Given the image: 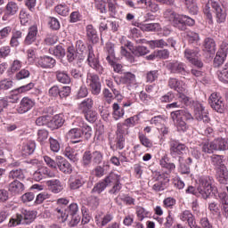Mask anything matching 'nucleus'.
<instances>
[{"mask_svg":"<svg viewBox=\"0 0 228 228\" xmlns=\"http://www.w3.org/2000/svg\"><path fill=\"white\" fill-rule=\"evenodd\" d=\"M213 12L216 13V19L219 24L225 22V20L227 19V11L225 10V7L216 1L208 0L203 8V13L208 20H212Z\"/></svg>","mask_w":228,"mask_h":228,"instance_id":"obj_1","label":"nucleus"},{"mask_svg":"<svg viewBox=\"0 0 228 228\" xmlns=\"http://www.w3.org/2000/svg\"><path fill=\"white\" fill-rule=\"evenodd\" d=\"M164 17L167 20H169L175 28H178V29H186V26L195 25V20L186 15L178 14L172 9H167L164 12Z\"/></svg>","mask_w":228,"mask_h":228,"instance_id":"obj_2","label":"nucleus"},{"mask_svg":"<svg viewBox=\"0 0 228 228\" xmlns=\"http://www.w3.org/2000/svg\"><path fill=\"white\" fill-rule=\"evenodd\" d=\"M170 117L178 131V133H186L188 131V125L184 120L193 119V116L186 110H180L171 112Z\"/></svg>","mask_w":228,"mask_h":228,"instance_id":"obj_3","label":"nucleus"},{"mask_svg":"<svg viewBox=\"0 0 228 228\" xmlns=\"http://www.w3.org/2000/svg\"><path fill=\"white\" fill-rule=\"evenodd\" d=\"M35 218H37L35 211L22 209L20 214H17L10 219L8 225L10 227H17L20 224L22 225H29L35 221Z\"/></svg>","mask_w":228,"mask_h":228,"instance_id":"obj_4","label":"nucleus"},{"mask_svg":"<svg viewBox=\"0 0 228 228\" xmlns=\"http://www.w3.org/2000/svg\"><path fill=\"white\" fill-rule=\"evenodd\" d=\"M197 191L201 195L202 199H208V197L216 191V186H215V179L211 176H201L200 178V183L197 188Z\"/></svg>","mask_w":228,"mask_h":228,"instance_id":"obj_5","label":"nucleus"},{"mask_svg":"<svg viewBox=\"0 0 228 228\" xmlns=\"http://www.w3.org/2000/svg\"><path fill=\"white\" fill-rule=\"evenodd\" d=\"M185 60H188L190 63L197 67L198 69H202L204 63L202 61L199 60L200 58V49L199 48H186L183 52Z\"/></svg>","mask_w":228,"mask_h":228,"instance_id":"obj_6","label":"nucleus"},{"mask_svg":"<svg viewBox=\"0 0 228 228\" xmlns=\"http://www.w3.org/2000/svg\"><path fill=\"white\" fill-rule=\"evenodd\" d=\"M186 151H188V147H186V144L174 138H171L169 140V152L172 158H181L182 156L186 154Z\"/></svg>","mask_w":228,"mask_h":228,"instance_id":"obj_7","label":"nucleus"},{"mask_svg":"<svg viewBox=\"0 0 228 228\" xmlns=\"http://www.w3.org/2000/svg\"><path fill=\"white\" fill-rule=\"evenodd\" d=\"M156 181L152 186L154 191H163L168 186L170 178L167 173H157L155 174Z\"/></svg>","mask_w":228,"mask_h":228,"instance_id":"obj_8","label":"nucleus"},{"mask_svg":"<svg viewBox=\"0 0 228 228\" xmlns=\"http://www.w3.org/2000/svg\"><path fill=\"white\" fill-rule=\"evenodd\" d=\"M88 65L96 70L98 74H102L104 72V68L99 62V55L94 53V48L92 46H88V55H87Z\"/></svg>","mask_w":228,"mask_h":228,"instance_id":"obj_9","label":"nucleus"},{"mask_svg":"<svg viewBox=\"0 0 228 228\" xmlns=\"http://www.w3.org/2000/svg\"><path fill=\"white\" fill-rule=\"evenodd\" d=\"M86 83L91 88L93 95H99L101 94V81L99 76L89 73L87 75Z\"/></svg>","mask_w":228,"mask_h":228,"instance_id":"obj_10","label":"nucleus"},{"mask_svg":"<svg viewBox=\"0 0 228 228\" xmlns=\"http://www.w3.org/2000/svg\"><path fill=\"white\" fill-rule=\"evenodd\" d=\"M35 104H37L35 99L25 96L20 100V104L17 107V112L20 113V115H24V113L31 111V110L35 108Z\"/></svg>","mask_w":228,"mask_h":228,"instance_id":"obj_11","label":"nucleus"},{"mask_svg":"<svg viewBox=\"0 0 228 228\" xmlns=\"http://www.w3.org/2000/svg\"><path fill=\"white\" fill-rule=\"evenodd\" d=\"M194 117L196 120H203L204 122H209V116H208V110L204 108V105L199 102L193 103Z\"/></svg>","mask_w":228,"mask_h":228,"instance_id":"obj_12","label":"nucleus"},{"mask_svg":"<svg viewBox=\"0 0 228 228\" xmlns=\"http://www.w3.org/2000/svg\"><path fill=\"white\" fill-rule=\"evenodd\" d=\"M36 65L40 69H53V67L56 65V60L47 55L41 56L37 58Z\"/></svg>","mask_w":228,"mask_h":228,"instance_id":"obj_13","label":"nucleus"},{"mask_svg":"<svg viewBox=\"0 0 228 228\" xmlns=\"http://www.w3.org/2000/svg\"><path fill=\"white\" fill-rule=\"evenodd\" d=\"M49 177H54V173L51 172L47 167H42L33 174L34 181L37 182L44 181V179H47Z\"/></svg>","mask_w":228,"mask_h":228,"instance_id":"obj_14","label":"nucleus"},{"mask_svg":"<svg viewBox=\"0 0 228 228\" xmlns=\"http://www.w3.org/2000/svg\"><path fill=\"white\" fill-rule=\"evenodd\" d=\"M209 101L210 106L213 110L219 113L224 111V101L222 100V97L218 96V94L213 93L209 97Z\"/></svg>","mask_w":228,"mask_h":228,"instance_id":"obj_15","label":"nucleus"},{"mask_svg":"<svg viewBox=\"0 0 228 228\" xmlns=\"http://www.w3.org/2000/svg\"><path fill=\"white\" fill-rule=\"evenodd\" d=\"M167 68L172 74H183V72H186V64L177 61L168 62Z\"/></svg>","mask_w":228,"mask_h":228,"instance_id":"obj_16","label":"nucleus"},{"mask_svg":"<svg viewBox=\"0 0 228 228\" xmlns=\"http://www.w3.org/2000/svg\"><path fill=\"white\" fill-rule=\"evenodd\" d=\"M8 191L11 195H20L24 191V183L19 180H13L8 184Z\"/></svg>","mask_w":228,"mask_h":228,"instance_id":"obj_17","label":"nucleus"},{"mask_svg":"<svg viewBox=\"0 0 228 228\" xmlns=\"http://www.w3.org/2000/svg\"><path fill=\"white\" fill-rule=\"evenodd\" d=\"M38 35V27L33 25L28 28V34L25 37V45H31L34 42H37V36Z\"/></svg>","mask_w":228,"mask_h":228,"instance_id":"obj_18","label":"nucleus"},{"mask_svg":"<svg viewBox=\"0 0 228 228\" xmlns=\"http://www.w3.org/2000/svg\"><path fill=\"white\" fill-rule=\"evenodd\" d=\"M57 167L63 174H72V165L61 156H57Z\"/></svg>","mask_w":228,"mask_h":228,"instance_id":"obj_19","label":"nucleus"},{"mask_svg":"<svg viewBox=\"0 0 228 228\" xmlns=\"http://www.w3.org/2000/svg\"><path fill=\"white\" fill-rule=\"evenodd\" d=\"M65 123V119H63V114H57L51 118L50 116V122L48 123V127L52 130L60 129L61 126Z\"/></svg>","mask_w":228,"mask_h":228,"instance_id":"obj_20","label":"nucleus"},{"mask_svg":"<svg viewBox=\"0 0 228 228\" xmlns=\"http://www.w3.org/2000/svg\"><path fill=\"white\" fill-rule=\"evenodd\" d=\"M67 136L68 138H69V140H71V143L73 144L79 143V142H81L79 138L83 136V131H81V128H77V127L71 128L67 133Z\"/></svg>","mask_w":228,"mask_h":228,"instance_id":"obj_21","label":"nucleus"},{"mask_svg":"<svg viewBox=\"0 0 228 228\" xmlns=\"http://www.w3.org/2000/svg\"><path fill=\"white\" fill-rule=\"evenodd\" d=\"M168 86L172 90H175V92H178V94H183V92H186L184 83H183V81H179L177 78H169Z\"/></svg>","mask_w":228,"mask_h":228,"instance_id":"obj_22","label":"nucleus"},{"mask_svg":"<svg viewBox=\"0 0 228 228\" xmlns=\"http://www.w3.org/2000/svg\"><path fill=\"white\" fill-rule=\"evenodd\" d=\"M77 122L78 123V127H80L83 134L86 136V140H90L92 138V126L86 125L82 118H77Z\"/></svg>","mask_w":228,"mask_h":228,"instance_id":"obj_23","label":"nucleus"},{"mask_svg":"<svg viewBox=\"0 0 228 228\" xmlns=\"http://www.w3.org/2000/svg\"><path fill=\"white\" fill-rule=\"evenodd\" d=\"M119 83L122 85H136V75L131 72H125L119 77Z\"/></svg>","mask_w":228,"mask_h":228,"instance_id":"obj_24","label":"nucleus"},{"mask_svg":"<svg viewBox=\"0 0 228 228\" xmlns=\"http://www.w3.org/2000/svg\"><path fill=\"white\" fill-rule=\"evenodd\" d=\"M35 149H37V143L35 141H28L23 143L21 152L23 156H31V154L35 152Z\"/></svg>","mask_w":228,"mask_h":228,"instance_id":"obj_25","label":"nucleus"},{"mask_svg":"<svg viewBox=\"0 0 228 228\" xmlns=\"http://www.w3.org/2000/svg\"><path fill=\"white\" fill-rule=\"evenodd\" d=\"M86 33L88 40L93 42V44L99 42V36L97 35V30L94 28V25H87L86 27Z\"/></svg>","mask_w":228,"mask_h":228,"instance_id":"obj_26","label":"nucleus"},{"mask_svg":"<svg viewBox=\"0 0 228 228\" xmlns=\"http://www.w3.org/2000/svg\"><path fill=\"white\" fill-rule=\"evenodd\" d=\"M180 219L182 220V222H187L189 227L195 228V218L193 217V214H191V212H190L189 210H184L180 215Z\"/></svg>","mask_w":228,"mask_h":228,"instance_id":"obj_27","label":"nucleus"},{"mask_svg":"<svg viewBox=\"0 0 228 228\" xmlns=\"http://www.w3.org/2000/svg\"><path fill=\"white\" fill-rule=\"evenodd\" d=\"M94 220H95V224H96V225H98V227H104V226L108 225V224H110V222H111V220H113V215L107 214L103 217H102L101 215H97L94 217Z\"/></svg>","mask_w":228,"mask_h":228,"instance_id":"obj_28","label":"nucleus"},{"mask_svg":"<svg viewBox=\"0 0 228 228\" xmlns=\"http://www.w3.org/2000/svg\"><path fill=\"white\" fill-rule=\"evenodd\" d=\"M20 40H22V31L13 30L10 40L11 47H19Z\"/></svg>","mask_w":228,"mask_h":228,"instance_id":"obj_29","label":"nucleus"},{"mask_svg":"<svg viewBox=\"0 0 228 228\" xmlns=\"http://www.w3.org/2000/svg\"><path fill=\"white\" fill-rule=\"evenodd\" d=\"M216 179L221 184H228V170L227 167L216 170Z\"/></svg>","mask_w":228,"mask_h":228,"instance_id":"obj_30","label":"nucleus"},{"mask_svg":"<svg viewBox=\"0 0 228 228\" xmlns=\"http://www.w3.org/2000/svg\"><path fill=\"white\" fill-rule=\"evenodd\" d=\"M203 47V51L210 53V54H215V51H216V44L215 43V40L211 37H207L204 40Z\"/></svg>","mask_w":228,"mask_h":228,"instance_id":"obj_31","label":"nucleus"},{"mask_svg":"<svg viewBox=\"0 0 228 228\" xmlns=\"http://www.w3.org/2000/svg\"><path fill=\"white\" fill-rule=\"evenodd\" d=\"M55 77L59 83L62 85H70V76L67 71L57 70L55 71Z\"/></svg>","mask_w":228,"mask_h":228,"instance_id":"obj_32","label":"nucleus"},{"mask_svg":"<svg viewBox=\"0 0 228 228\" xmlns=\"http://www.w3.org/2000/svg\"><path fill=\"white\" fill-rule=\"evenodd\" d=\"M46 184L53 193H60L63 190V185H61L60 180H49Z\"/></svg>","mask_w":228,"mask_h":228,"instance_id":"obj_33","label":"nucleus"},{"mask_svg":"<svg viewBox=\"0 0 228 228\" xmlns=\"http://www.w3.org/2000/svg\"><path fill=\"white\" fill-rule=\"evenodd\" d=\"M210 161L216 170L225 167V165L224 164V156L222 155H212L210 157Z\"/></svg>","mask_w":228,"mask_h":228,"instance_id":"obj_34","label":"nucleus"},{"mask_svg":"<svg viewBox=\"0 0 228 228\" xmlns=\"http://www.w3.org/2000/svg\"><path fill=\"white\" fill-rule=\"evenodd\" d=\"M213 142L216 151H228V139L218 137Z\"/></svg>","mask_w":228,"mask_h":228,"instance_id":"obj_35","label":"nucleus"},{"mask_svg":"<svg viewBox=\"0 0 228 228\" xmlns=\"http://www.w3.org/2000/svg\"><path fill=\"white\" fill-rule=\"evenodd\" d=\"M138 28H140L142 31H159L161 25H159V23H140Z\"/></svg>","mask_w":228,"mask_h":228,"instance_id":"obj_36","label":"nucleus"},{"mask_svg":"<svg viewBox=\"0 0 228 228\" xmlns=\"http://www.w3.org/2000/svg\"><path fill=\"white\" fill-rule=\"evenodd\" d=\"M9 179H12V181H22L24 179V171L20 168L12 169L8 174Z\"/></svg>","mask_w":228,"mask_h":228,"instance_id":"obj_37","label":"nucleus"},{"mask_svg":"<svg viewBox=\"0 0 228 228\" xmlns=\"http://www.w3.org/2000/svg\"><path fill=\"white\" fill-rule=\"evenodd\" d=\"M148 45L151 49H163L165 47H168V43L165 41V39H157L149 41Z\"/></svg>","mask_w":228,"mask_h":228,"instance_id":"obj_38","label":"nucleus"},{"mask_svg":"<svg viewBox=\"0 0 228 228\" xmlns=\"http://www.w3.org/2000/svg\"><path fill=\"white\" fill-rule=\"evenodd\" d=\"M112 110V117L114 120H120V118H122V117H124V114L126 113L124 109L120 108V105H118V103H113Z\"/></svg>","mask_w":228,"mask_h":228,"instance_id":"obj_39","label":"nucleus"},{"mask_svg":"<svg viewBox=\"0 0 228 228\" xmlns=\"http://www.w3.org/2000/svg\"><path fill=\"white\" fill-rule=\"evenodd\" d=\"M225 58H227V53L223 49L219 50L216 53V55L214 59V66L215 67H220L224 61Z\"/></svg>","mask_w":228,"mask_h":228,"instance_id":"obj_40","label":"nucleus"},{"mask_svg":"<svg viewBox=\"0 0 228 228\" xmlns=\"http://www.w3.org/2000/svg\"><path fill=\"white\" fill-rule=\"evenodd\" d=\"M64 156L68 158L70 161H73V163H76V161L79 160V157L77 156V151H76L74 149L70 147H66L64 151Z\"/></svg>","mask_w":228,"mask_h":228,"instance_id":"obj_41","label":"nucleus"},{"mask_svg":"<svg viewBox=\"0 0 228 228\" xmlns=\"http://www.w3.org/2000/svg\"><path fill=\"white\" fill-rule=\"evenodd\" d=\"M84 117L87 122H90V124H94V122L97 121V118H99V114H97V111L94 110H86L83 112Z\"/></svg>","mask_w":228,"mask_h":228,"instance_id":"obj_42","label":"nucleus"},{"mask_svg":"<svg viewBox=\"0 0 228 228\" xmlns=\"http://www.w3.org/2000/svg\"><path fill=\"white\" fill-rule=\"evenodd\" d=\"M105 51L108 54L106 57L108 63L113 64V60H115V49L113 45L111 43L106 44Z\"/></svg>","mask_w":228,"mask_h":228,"instance_id":"obj_43","label":"nucleus"},{"mask_svg":"<svg viewBox=\"0 0 228 228\" xmlns=\"http://www.w3.org/2000/svg\"><path fill=\"white\" fill-rule=\"evenodd\" d=\"M200 147L201 148L202 152H205V154H213V152L216 151L214 141L211 142H202L200 144Z\"/></svg>","mask_w":228,"mask_h":228,"instance_id":"obj_44","label":"nucleus"},{"mask_svg":"<svg viewBox=\"0 0 228 228\" xmlns=\"http://www.w3.org/2000/svg\"><path fill=\"white\" fill-rule=\"evenodd\" d=\"M79 108L82 110V113L92 110L94 108V99L86 98L80 102Z\"/></svg>","mask_w":228,"mask_h":228,"instance_id":"obj_45","label":"nucleus"},{"mask_svg":"<svg viewBox=\"0 0 228 228\" xmlns=\"http://www.w3.org/2000/svg\"><path fill=\"white\" fill-rule=\"evenodd\" d=\"M182 161H183V159L180 157L179 163H180V168H181L182 174H189L190 173V166L191 165V163H193V159L189 157L185 160V164H183Z\"/></svg>","mask_w":228,"mask_h":228,"instance_id":"obj_46","label":"nucleus"},{"mask_svg":"<svg viewBox=\"0 0 228 228\" xmlns=\"http://www.w3.org/2000/svg\"><path fill=\"white\" fill-rule=\"evenodd\" d=\"M5 12L9 15H12V16L17 14V12H19V4L13 1L8 2L5 6Z\"/></svg>","mask_w":228,"mask_h":228,"instance_id":"obj_47","label":"nucleus"},{"mask_svg":"<svg viewBox=\"0 0 228 228\" xmlns=\"http://www.w3.org/2000/svg\"><path fill=\"white\" fill-rule=\"evenodd\" d=\"M22 69V61L19 60H14L8 69L9 76H12V74H15V72H19Z\"/></svg>","mask_w":228,"mask_h":228,"instance_id":"obj_48","label":"nucleus"},{"mask_svg":"<svg viewBox=\"0 0 228 228\" xmlns=\"http://www.w3.org/2000/svg\"><path fill=\"white\" fill-rule=\"evenodd\" d=\"M86 183V179L83 178V176H77L73 182L70 183L69 188L70 190H79L83 184Z\"/></svg>","mask_w":228,"mask_h":228,"instance_id":"obj_49","label":"nucleus"},{"mask_svg":"<svg viewBox=\"0 0 228 228\" xmlns=\"http://www.w3.org/2000/svg\"><path fill=\"white\" fill-rule=\"evenodd\" d=\"M185 6L192 15H197V13H199V6H197L195 0H187Z\"/></svg>","mask_w":228,"mask_h":228,"instance_id":"obj_50","label":"nucleus"},{"mask_svg":"<svg viewBox=\"0 0 228 228\" xmlns=\"http://www.w3.org/2000/svg\"><path fill=\"white\" fill-rule=\"evenodd\" d=\"M132 51V54L134 56H145V54H149V48L146 46H136L133 49L130 48Z\"/></svg>","mask_w":228,"mask_h":228,"instance_id":"obj_51","label":"nucleus"},{"mask_svg":"<svg viewBox=\"0 0 228 228\" xmlns=\"http://www.w3.org/2000/svg\"><path fill=\"white\" fill-rule=\"evenodd\" d=\"M55 12L58 13V15H61V17H67L70 12V9L67 6V4H61L55 6Z\"/></svg>","mask_w":228,"mask_h":228,"instance_id":"obj_52","label":"nucleus"},{"mask_svg":"<svg viewBox=\"0 0 228 228\" xmlns=\"http://www.w3.org/2000/svg\"><path fill=\"white\" fill-rule=\"evenodd\" d=\"M200 225H197V223L194 224V228H213V224L209 222V218H208V216L200 217Z\"/></svg>","mask_w":228,"mask_h":228,"instance_id":"obj_53","label":"nucleus"},{"mask_svg":"<svg viewBox=\"0 0 228 228\" xmlns=\"http://www.w3.org/2000/svg\"><path fill=\"white\" fill-rule=\"evenodd\" d=\"M103 181L107 183V186L109 184H117V183L120 182V175L115 173H110Z\"/></svg>","mask_w":228,"mask_h":228,"instance_id":"obj_54","label":"nucleus"},{"mask_svg":"<svg viewBox=\"0 0 228 228\" xmlns=\"http://www.w3.org/2000/svg\"><path fill=\"white\" fill-rule=\"evenodd\" d=\"M106 188H108L106 182H104V180L101 181L94 186V188L92 189V193L101 194L106 190Z\"/></svg>","mask_w":228,"mask_h":228,"instance_id":"obj_55","label":"nucleus"},{"mask_svg":"<svg viewBox=\"0 0 228 228\" xmlns=\"http://www.w3.org/2000/svg\"><path fill=\"white\" fill-rule=\"evenodd\" d=\"M118 200H122V202H124V204H126V206H133L134 204V199H133L132 197L128 196V195H119L118 196V198L116 199V202H118V204H122L120 202H118Z\"/></svg>","mask_w":228,"mask_h":228,"instance_id":"obj_56","label":"nucleus"},{"mask_svg":"<svg viewBox=\"0 0 228 228\" xmlns=\"http://www.w3.org/2000/svg\"><path fill=\"white\" fill-rule=\"evenodd\" d=\"M138 138L140 143H142L143 147H146L147 149H151V147H152V141H151L147 135L143 134L142 133H139Z\"/></svg>","mask_w":228,"mask_h":228,"instance_id":"obj_57","label":"nucleus"},{"mask_svg":"<svg viewBox=\"0 0 228 228\" xmlns=\"http://www.w3.org/2000/svg\"><path fill=\"white\" fill-rule=\"evenodd\" d=\"M77 58V52H76V48L74 46H69L67 49V61L69 63H72L74 60Z\"/></svg>","mask_w":228,"mask_h":228,"instance_id":"obj_58","label":"nucleus"},{"mask_svg":"<svg viewBox=\"0 0 228 228\" xmlns=\"http://www.w3.org/2000/svg\"><path fill=\"white\" fill-rule=\"evenodd\" d=\"M53 54L55 55L56 58H59V60H63L67 52H65V48H63V46L57 45L53 48Z\"/></svg>","mask_w":228,"mask_h":228,"instance_id":"obj_59","label":"nucleus"},{"mask_svg":"<svg viewBox=\"0 0 228 228\" xmlns=\"http://www.w3.org/2000/svg\"><path fill=\"white\" fill-rule=\"evenodd\" d=\"M217 76L222 83H228V64H225L224 69L217 71Z\"/></svg>","mask_w":228,"mask_h":228,"instance_id":"obj_60","label":"nucleus"},{"mask_svg":"<svg viewBox=\"0 0 228 228\" xmlns=\"http://www.w3.org/2000/svg\"><path fill=\"white\" fill-rule=\"evenodd\" d=\"M31 76V73L27 69H20L16 75L14 76V79L16 81H20L22 79H28Z\"/></svg>","mask_w":228,"mask_h":228,"instance_id":"obj_61","label":"nucleus"},{"mask_svg":"<svg viewBox=\"0 0 228 228\" xmlns=\"http://www.w3.org/2000/svg\"><path fill=\"white\" fill-rule=\"evenodd\" d=\"M49 143H50V150L52 151V152H60V142H58V140L50 137L49 138Z\"/></svg>","mask_w":228,"mask_h":228,"instance_id":"obj_62","label":"nucleus"},{"mask_svg":"<svg viewBox=\"0 0 228 228\" xmlns=\"http://www.w3.org/2000/svg\"><path fill=\"white\" fill-rule=\"evenodd\" d=\"M136 215H137L138 220L142 222V220H143L144 218L149 217V211H147L142 207H137Z\"/></svg>","mask_w":228,"mask_h":228,"instance_id":"obj_63","label":"nucleus"},{"mask_svg":"<svg viewBox=\"0 0 228 228\" xmlns=\"http://www.w3.org/2000/svg\"><path fill=\"white\" fill-rule=\"evenodd\" d=\"M49 122H50V116H41L36 119V124L39 126H47L49 127Z\"/></svg>","mask_w":228,"mask_h":228,"instance_id":"obj_64","label":"nucleus"}]
</instances>
